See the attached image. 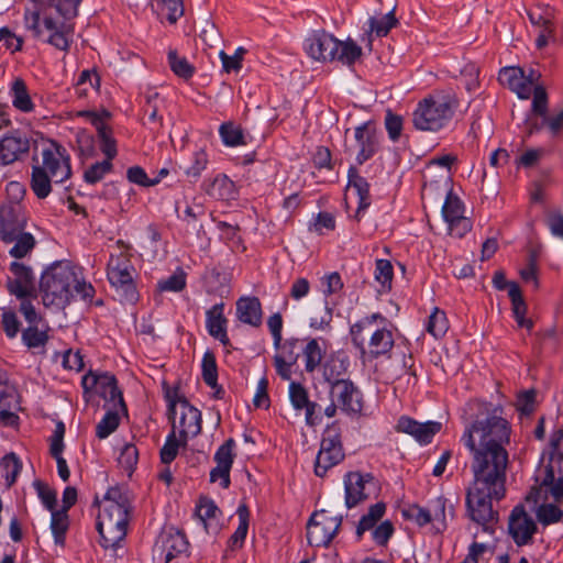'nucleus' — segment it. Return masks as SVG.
I'll list each match as a JSON object with an SVG mask.
<instances>
[{
	"instance_id": "nucleus-1",
	"label": "nucleus",
	"mask_w": 563,
	"mask_h": 563,
	"mask_svg": "<svg viewBox=\"0 0 563 563\" xmlns=\"http://www.w3.org/2000/svg\"><path fill=\"white\" fill-rule=\"evenodd\" d=\"M461 441L472 454L473 482L467 489L466 506L473 521L493 533L497 514L494 500L506 494V471L509 462L506 446L510 443V426L495 408L485 419L465 428Z\"/></svg>"
},
{
	"instance_id": "nucleus-2",
	"label": "nucleus",
	"mask_w": 563,
	"mask_h": 563,
	"mask_svg": "<svg viewBox=\"0 0 563 563\" xmlns=\"http://www.w3.org/2000/svg\"><path fill=\"white\" fill-rule=\"evenodd\" d=\"M40 288L46 307L63 309L75 296L91 300L95 288L80 277V272L68 261L53 263L41 276Z\"/></svg>"
},
{
	"instance_id": "nucleus-3",
	"label": "nucleus",
	"mask_w": 563,
	"mask_h": 563,
	"mask_svg": "<svg viewBox=\"0 0 563 563\" xmlns=\"http://www.w3.org/2000/svg\"><path fill=\"white\" fill-rule=\"evenodd\" d=\"M80 2L81 0H49L42 13L33 12L26 16V23L38 36L44 31L49 33L48 43L66 51L74 32L70 21L78 14Z\"/></svg>"
},
{
	"instance_id": "nucleus-4",
	"label": "nucleus",
	"mask_w": 563,
	"mask_h": 563,
	"mask_svg": "<svg viewBox=\"0 0 563 563\" xmlns=\"http://www.w3.org/2000/svg\"><path fill=\"white\" fill-rule=\"evenodd\" d=\"M130 500L119 487H111L99 505L97 530L103 548L117 547L126 536Z\"/></svg>"
},
{
	"instance_id": "nucleus-5",
	"label": "nucleus",
	"mask_w": 563,
	"mask_h": 563,
	"mask_svg": "<svg viewBox=\"0 0 563 563\" xmlns=\"http://www.w3.org/2000/svg\"><path fill=\"white\" fill-rule=\"evenodd\" d=\"M352 342L356 345L364 361L390 357L395 345L390 324L380 313H373L351 327Z\"/></svg>"
},
{
	"instance_id": "nucleus-6",
	"label": "nucleus",
	"mask_w": 563,
	"mask_h": 563,
	"mask_svg": "<svg viewBox=\"0 0 563 563\" xmlns=\"http://www.w3.org/2000/svg\"><path fill=\"white\" fill-rule=\"evenodd\" d=\"M71 175L70 158L66 150L53 143L42 151V164L33 165L31 188L38 199L52 191V184H60Z\"/></svg>"
},
{
	"instance_id": "nucleus-7",
	"label": "nucleus",
	"mask_w": 563,
	"mask_h": 563,
	"mask_svg": "<svg viewBox=\"0 0 563 563\" xmlns=\"http://www.w3.org/2000/svg\"><path fill=\"white\" fill-rule=\"evenodd\" d=\"M459 102L453 95L437 93L418 102L411 122L419 131L438 132L453 119Z\"/></svg>"
},
{
	"instance_id": "nucleus-8",
	"label": "nucleus",
	"mask_w": 563,
	"mask_h": 563,
	"mask_svg": "<svg viewBox=\"0 0 563 563\" xmlns=\"http://www.w3.org/2000/svg\"><path fill=\"white\" fill-rule=\"evenodd\" d=\"M305 51L314 60H339L352 65L362 55V48L353 41H339L333 35L320 31L312 33L305 41Z\"/></svg>"
},
{
	"instance_id": "nucleus-9",
	"label": "nucleus",
	"mask_w": 563,
	"mask_h": 563,
	"mask_svg": "<svg viewBox=\"0 0 563 563\" xmlns=\"http://www.w3.org/2000/svg\"><path fill=\"white\" fill-rule=\"evenodd\" d=\"M134 267L126 251L111 254L107 265V276L111 286L115 289L121 300L135 302L137 291L134 284Z\"/></svg>"
},
{
	"instance_id": "nucleus-10",
	"label": "nucleus",
	"mask_w": 563,
	"mask_h": 563,
	"mask_svg": "<svg viewBox=\"0 0 563 563\" xmlns=\"http://www.w3.org/2000/svg\"><path fill=\"white\" fill-rule=\"evenodd\" d=\"M344 456L339 428L334 424L327 427L316 457L314 474L323 477L330 468L340 464Z\"/></svg>"
},
{
	"instance_id": "nucleus-11",
	"label": "nucleus",
	"mask_w": 563,
	"mask_h": 563,
	"mask_svg": "<svg viewBox=\"0 0 563 563\" xmlns=\"http://www.w3.org/2000/svg\"><path fill=\"white\" fill-rule=\"evenodd\" d=\"M169 413L174 418L173 431L179 430L183 444L186 443L188 437H196L200 433L201 413L186 399L178 398L176 401H170Z\"/></svg>"
},
{
	"instance_id": "nucleus-12",
	"label": "nucleus",
	"mask_w": 563,
	"mask_h": 563,
	"mask_svg": "<svg viewBox=\"0 0 563 563\" xmlns=\"http://www.w3.org/2000/svg\"><path fill=\"white\" fill-rule=\"evenodd\" d=\"M342 518L327 510L316 511L307 525V540L312 547H328L338 533Z\"/></svg>"
},
{
	"instance_id": "nucleus-13",
	"label": "nucleus",
	"mask_w": 563,
	"mask_h": 563,
	"mask_svg": "<svg viewBox=\"0 0 563 563\" xmlns=\"http://www.w3.org/2000/svg\"><path fill=\"white\" fill-rule=\"evenodd\" d=\"M345 505L353 508L378 495V483L372 474L349 472L344 476Z\"/></svg>"
},
{
	"instance_id": "nucleus-14",
	"label": "nucleus",
	"mask_w": 563,
	"mask_h": 563,
	"mask_svg": "<svg viewBox=\"0 0 563 563\" xmlns=\"http://www.w3.org/2000/svg\"><path fill=\"white\" fill-rule=\"evenodd\" d=\"M331 400L338 402L346 413H360L363 409V397L358 388L349 379H335L330 387Z\"/></svg>"
},
{
	"instance_id": "nucleus-15",
	"label": "nucleus",
	"mask_w": 563,
	"mask_h": 563,
	"mask_svg": "<svg viewBox=\"0 0 563 563\" xmlns=\"http://www.w3.org/2000/svg\"><path fill=\"white\" fill-rule=\"evenodd\" d=\"M78 117L85 118L97 130L100 151L109 158H114L118 154L117 141L113 137L112 130L107 125L110 113L107 110L97 111H79Z\"/></svg>"
},
{
	"instance_id": "nucleus-16",
	"label": "nucleus",
	"mask_w": 563,
	"mask_h": 563,
	"mask_svg": "<svg viewBox=\"0 0 563 563\" xmlns=\"http://www.w3.org/2000/svg\"><path fill=\"white\" fill-rule=\"evenodd\" d=\"M188 541L185 534L175 529L163 531L153 547L154 559L163 563L170 562L174 558L186 552Z\"/></svg>"
},
{
	"instance_id": "nucleus-17",
	"label": "nucleus",
	"mask_w": 563,
	"mask_h": 563,
	"mask_svg": "<svg viewBox=\"0 0 563 563\" xmlns=\"http://www.w3.org/2000/svg\"><path fill=\"white\" fill-rule=\"evenodd\" d=\"M508 531L517 545L528 544L537 532L533 518L527 514L523 506H516L508 520Z\"/></svg>"
},
{
	"instance_id": "nucleus-18",
	"label": "nucleus",
	"mask_w": 563,
	"mask_h": 563,
	"mask_svg": "<svg viewBox=\"0 0 563 563\" xmlns=\"http://www.w3.org/2000/svg\"><path fill=\"white\" fill-rule=\"evenodd\" d=\"M26 216L21 203H4L0 207V236L10 239L24 231Z\"/></svg>"
},
{
	"instance_id": "nucleus-19",
	"label": "nucleus",
	"mask_w": 563,
	"mask_h": 563,
	"mask_svg": "<svg viewBox=\"0 0 563 563\" xmlns=\"http://www.w3.org/2000/svg\"><path fill=\"white\" fill-rule=\"evenodd\" d=\"M354 137L357 146L356 161L358 164L372 158L379 148V133L371 123L355 128Z\"/></svg>"
},
{
	"instance_id": "nucleus-20",
	"label": "nucleus",
	"mask_w": 563,
	"mask_h": 563,
	"mask_svg": "<svg viewBox=\"0 0 563 563\" xmlns=\"http://www.w3.org/2000/svg\"><path fill=\"white\" fill-rule=\"evenodd\" d=\"M234 440L228 439L222 445H220L214 454L217 466L210 472V481L212 483L220 481V485L223 488H228L230 486V471L234 460Z\"/></svg>"
},
{
	"instance_id": "nucleus-21",
	"label": "nucleus",
	"mask_w": 563,
	"mask_h": 563,
	"mask_svg": "<svg viewBox=\"0 0 563 563\" xmlns=\"http://www.w3.org/2000/svg\"><path fill=\"white\" fill-rule=\"evenodd\" d=\"M288 394L294 409L298 411L305 410V421L308 426L313 427L320 422V416L317 415L319 405L309 399V394L306 387L300 383L291 382L289 384Z\"/></svg>"
},
{
	"instance_id": "nucleus-22",
	"label": "nucleus",
	"mask_w": 563,
	"mask_h": 563,
	"mask_svg": "<svg viewBox=\"0 0 563 563\" xmlns=\"http://www.w3.org/2000/svg\"><path fill=\"white\" fill-rule=\"evenodd\" d=\"M396 429L399 432L410 434L421 444H428L441 430V423L437 421H428L422 423L404 416L399 418Z\"/></svg>"
},
{
	"instance_id": "nucleus-23",
	"label": "nucleus",
	"mask_w": 563,
	"mask_h": 563,
	"mask_svg": "<svg viewBox=\"0 0 563 563\" xmlns=\"http://www.w3.org/2000/svg\"><path fill=\"white\" fill-rule=\"evenodd\" d=\"M30 148L27 137L19 131L4 135L0 140V166L10 165L16 162Z\"/></svg>"
},
{
	"instance_id": "nucleus-24",
	"label": "nucleus",
	"mask_w": 563,
	"mask_h": 563,
	"mask_svg": "<svg viewBox=\"0 0 563 563\" xmlns=\"http://www.w3.org/2000/svg\"><path fill=\"white\" fill-rule=\"evenodd\" d=\"M12 277L8 278L7 287L11 295L18 298H26L33 289V274L30 267L13 262L10 265Z\"/></svg>"
},
{
	"instance_id": "nucleus-25",
	"label": "nucleus",
	"mask_w": 563,
	"mask_h": 563,
	"mask_svg": "<svg viewBox=\"0 0 563 563\" xmlns=\"http://www.w3.org/2000/svg\"><path fill=\"white\" fill-rule=\"evenodd\" d=\"M498 80L503 86L517 93L520 99L530 98L529 87L525 85V70L522 68L505 67L499 71Z\"/></svg>"
},
{
	"instance_id": "nucleus-26",
	"label": "nucleus",
	"mask_w": 563,
	"mask_h": 563,
	"mask_svg": "<svg viewBox=\"0 0 563 563\" xmlns=\"http://www.w3.org/2000/svg\"><path fill=\"white\" fill-rule=\"evenodd\" d=\"M238 319L252 327H260L262 323V306L256 297H242L236 301Z\"/></svg>"
},
{
	"instance_id": "nucleus-27",
	"label": "nucleus",
	"mask_w": 563,
	"mask_h": 563,
	"mask_svg": "<svg viewBox=\"0 0 563 563\" xmlns=\"http://www.w3.org/2000/svg\"><path fill=\"white\" fill-rule=\"evenodd\" d=\"M206 324L211 336L219 340L223 345L229 344L227 319L223 316V303L214 305L207 311Z\"/></svg>"
},
{
	"instance_id": "nucleus-28",
	"label": "nucleus",
	"mask_w": 563,
	"mask_h": 563,
	"mask_svg": "<svg viewBox=\"0 0 563 563\" xmlns=\"http://www.w3.org/2000/svg\"><path fill=\"white\" fill-rule=\"evenodd\" d=\"M9 95L13 107L24 113H30L35 109L25 81L18 77L10 85Z\"/></svg>"
},
{
	"instance_id": "nucleus-29",
	"label": "nucleus",
	"mask_w": 563,
	"mask_h": 563,
	"mask_svg": "<svg viewBox=\"0 0 563 563\" xmlns=\"http://www.w3.org/2000/svg\"><path fill=\"white\" fill-rule=\"evenodd\" d=\"M96 387L99 388L101 396L112 404L113 408L120 407L125 410L122 393L118 388L117 379L109 373L98 374V384Z\"/></svg>"
},
{
	"instance_id": "nucleus-30",
	"label": "nucleus",
	"mask_w": 563,
	"mask_h": 563,
	"mask_svg": "<svg viewBox=\"0 0 563 563\" xmlns=\"http://www.w3.org/2000/svg\"><path fill=\"white\" fill-rule=\"evenodd\" d=\"M206 192L217 200H232L236 198L234 183L227 175H218L206 186Z\"/></svg>"
},
{
	"instance_id": "nucleus-31",
	"label": "nucleus",
	"mask_w": 563,
	"mask_h": 563,
	"mask_svg": "<svg viewBox=\"0 0 563 563\" xmlns=\"http://www.w3.org/2000/svg\"><path fill=\"white\" fill-rule=\"evenodd\" d=\"M221 511L214 501L208 497H200L196 506V515L203 523L205 529L209 532L210 529L218 528L219 516Z\"/></svg>"
},
{
	"instance_id": "nucleus-32",
	"label": "nucleus",
	"mask_w": 563,
	"mask_h": 563,
	"mask_svg": "<svg viewBox=\"0 0 563 563\" xmlns=\"http://www.w3.org/2000/svg\"><path fill=\"white\" fill-rule=\"evenodd\" d=\"M349 190H354L358 198L357 214L365 210L369 203V185L365 178L358 175L355 167L349 170Z\"/></svg>"
},
{
	"instance_id": "nucleus-33",
	"label": "nucleus",
	"mask_w": 563,
	"mask_h": 563,
	"mask_svg": "<svg viewBox=\"0 0 563 563\" xmlns=\"http://www.w3.org/2000/svg\"><path fill=\"white\" fill-rule=\"evenodd\" d=\"M509 297L512 305L514 318L520 328H526L530 331L533 327V322L530 319H526L527 305L522 298L521 290L516 283L509 285Z\"/></svg>"
},
{
	"instance_id": "nucleus-34",
	"label": "nucleus",
	"mask_w": 563,
	"mask_h": 563,
	"mask_svg": "<svg viewBox=\"0 0 563 563\" xmlns=\"http://www.w3.org/2000/svg\"><path fill=\"white\" fill-rule=\"evenodd\" d=\"M22 341L34 353H43L48 341L47 330L40 324L29 325L22 332Z\"/></svg>"
},
{
	"instance_id": "nucleus-35",
	"label": "nucleus",
	"mask_w": 563,
	"mask_h": 563,
	"mask_svg": "<svg viewBox=\"0 0 563 563\" xmlns=\"http://www.w3.org/2000/svg\"><path fill=\"white\" fill-rule=\"evenodd\" d=\"M4 243L13 244L9 250V254L15 258H23L26 256L35 246V239L31 233L21 231L18 234H13L10 239H1Z\"/></svg>"
},
{
	"instance_id": "nucleus-36",
	"label": "nucleus",
	"mask_w": 563,
	"mask_h": 563,
	"mask_svg": "<svg viewBox=\"0 0 563 563\" xmlns=\"http://www.w3.org/2000/svg\"><path fill=\"white\" fill-rule=\"evenodd\" d=\"M428 517L430 523L441 531L446 527V500L442 496H439L429 501L427 506Z\"/></svg>"
},
{
	"instance_id": "nucleus-37",
	"label": "nucleus",
	"mask_w": 563,
	"mask_h": 563,
	"mask_svg": "<svg viewBox=\"0 0 563 563\" xmlns=\"http://www.w3.org/2000/svg\"><path fill=\"white\" fill-rule=\"evenodd\" d=\"M397 24L394 10L380 18L372 16L368 20L367 35L375 34L378 37L386 36L388 32Z\"/></svg>"
},
{
	"instance_id": "nucleus-38",
	"label": "nucleus",
	"mask_w": 563,
	"mask_h": 563,
	"mask_svg": "<svg viewBox=\"0 0 563 563\" xmlns=\"http://www.w3.org/2000/svg\"><path fill=\"white\" fill-rule=\"evenodd\" d=\"M385 510L386 505L384 503H377L371 506L367 514L364 515L358 522L356 528L357 537H362L365 531L374 529L377 521L384 516Z\"/></svg>"
},
{
	"instance_id": "nucleus-39",
	"label": "nucleus",
	"mask_w": 563,
	"mask_h": 563,
	"mask_svg": "<svg viewBox=\"0 0 563 563\" xmlns=\"http://www.w3.org/2000/svg\"><path fill=\"white\" fill-rule=\"evenodd\" d=\"M236 514L239 516V526L232 537L230 538V544L232 548L242 547L249 529L250 511L245 504H241L238 507Z\"/></svg>"
},
{
	"instance_id": "nucleus-40",
	"label": "nucleus",
	"mask_w": 563,
	"mask_h": 563,
	"mask_svg": "<svg viewBox=\"0 0 563 563\" xmlns=\"http://www.w3.org/2000/svg\"><path fill=\"white\" fill-rule=\"evenodd\" d=\"M69 527V519L65 510H56L52 512L51 530L54 541L58 545H64L65 534Z\"/></svg>"
},
{
	"instance_id": "nucleus-41",
	"label": "nucleus",
	"mask_w": 563,
	"mask_h": 563,
	"mask_svg": "<svg viewBox=\"0 0 563 563\" xmlns=\"http://www.w3.org/2000/svg\"><path fill=\"white\" fill-rule=\"evenodd\" d=\"M0 468L5 478L7 485L10 487L20 474L22 464L14 453H9L1 459Z\"/></svg>"
},
{
	"instance_id": "nucleus-42",
	"label": "nucleus",
	"mask_w": 563,
	"mask_h": 563,
	"mask_svg": "<svg viewBox=\"0 0 563 563\" xmlns=\"http://www.w3.org/2000/svg\"><path fill=\"white\" fill-rule=\"evenodd\" d=\"M219 133L223 143L228 146H239L245 144L242 129L232 122L222 123L219 129Z\"/></svg>"
},
{
	"instance_id": "nucleus-43",
	"label": "nucleus",
	"mask_w": 563,
	"mask_h": 563,
	"mask_svg": "<svg viewBox=\"0 0 563 563\" xmlns=\"http://www.w3.org/2000/svg\"><path fill=\"white\" fill-rule=\"evenodd\" d=\"M449 329V322L444 311L434 308L429 317L427 331L434 338H442Z\"/></svg>"
},
{
	"instance_id": "nucleus-44",
	"label": "nucleus",
	"mask_w": 563,
	"mask_h": 563,
	"mask_svg": "<svg viewBox=\"0 0 563 563\" xmlns=\"http://www.w3.org/2000/svg\"><path fill=\"white\" fill-rule=\"evenodd\" d=\"M246 49L242 46L238 47L233 55L227 54L224 51L219 53L222 63V69L227 74L239 73L242 68V62Z\"/></svg>"
},
{
	"instance_id": "nucleus-45",
	"label": "nucleus",
	"mask_w": 563,
	"mask_h": 563,
	"mask_svg": "<svg viewBox=\"0 0 563 563\" xmlns=\"http://www.w3.org/2000/svg\"><path fill=\"white\" fill-rule=\"evenodd\" d=\"M113 158H109L106 156V159L102 162H97L89 166L84 173V179L88 184H96L100 181L112 169V161Z\"/></svg>"
},
{
	"instance_id": "nucleus-46",
	"label": "nucleus",
	"mask_w": 563,
	"mask_h": 563,
	"mask_svg": "<svg viewBox=\"0 0 563 563\" xmlns=\"http://www.w3.org/2000/svg\"><path fill=\"white\" fill-rule=\"evenodd\" d=\"M16 406V390L13 385L9 384L5 374L0 371V408L14 409Z\"/></svg>"
},
{
	"instance_id": "nucleus-47",
	"label": "nucleus",
	"mask_w": 563,
	"mask_h": 563,
	"mask_svg": "<svg viewBox=\"0 0 563 563\" xmlns=\"http://www.w3.org/2000/svg\"><path fill=\"white\" fill-rule=\"evenodd\" d=\"M550 461L559 464L560 472H563V429L558 428L550 435Z\"/></svg>"
},
{
	"instance_id": "nucleus-48",
	"label": "nucleus",
	"mask_w": 563,
	"mask_h": 563,
	"mask_svg": "<svg viewBox=\"0 0 563 563\" xmlns=\"http://www.w3.org/2000/svg\"><path fill=\"white\" fill-rule=\"evenodd\" d=\"M111 406L106 412L104 417L100 420L96 428V434L99 439H106L119 426V415Z\"/></svg>"
},
{
	"instance_id": "nucleus-49",
	"label": "nucleus",
	"mask_w": 563,
	"mask_h": 563,
	"mask_svg": "<svg viewBox=\"0 0 563 563\" xmlns=\"http://www.w3.org/2000/svg\"><path fill=\"white\" fill-rule=\"evenodd\" d=\"M305 368L312 373L321 363L322 353L317 340L311 339L303 349Z\"/></svg>"
},
{
	"instance_id": "nucleus-50",
	"label": "nucleus",
	"mask_w": 563,
	"mask_h": 563,
	"mask_svg": "<svg viewBox=\"0 0 563 563\" xmlns=\"http://www.w3.org/2000/svg\"><path fill=\"white\" fill-rule=\"evenodd\" d=\"M139 460V451L136 446L132 443H125L118 457V462L124 471L131 475L134 471Z\"/></svg>"
},
{
	"instance_id": "nucleus-51",
	"label": "nucleus",
	"mask_w": 563,
	"mask_h": 563,
	"mask_svg": "<svg viewBox=\"0 0 563 563\" xmlns=\"http://www.w3.org/2000/svg\"><path fill=\"white\" fill-rule=\"evenodd\" d=\"M155 2L162 13L167 12V20L172 24L184 14L183 0H155Z\"/></svg>"
},
{
	"instance_id": "nucleus-52",
	"label": "nucleus",
	"mask_w": 563,
	"mask_h": 563,
	"mask_svg": "<svg viewBox=\"0 0 563 563\" xmlns=\"http://www.w3.org/2000/svg\"><path fill=\"white\" fill-rule=\"evenodd\" d=\"M201 367L205 383L210 387H216L218 380V371L216 357L212 352L205 353Z\"/></svg>"
},
{
	"instance_id": "nucleus-53",
	"label": "nucleus",
	"mask_w": 563,
	"mask_h": 563,
	"mask_svg": "<svg viewBox=\"0 0 563 563\" xmlns=\"http://www.w3.org/2000/svg\"><path fill=\"white\" fill-rule=\"evenodd\" d=\"M76 146L82 158L93 157L96 154L93 136L86 130H80L76 134Z\"/></svg>"
},
{
	"instance_id": "nucleus-54",
	"label": "nucleus",
	"mask_w": 563,
	"mask_h": 563,
	"mask_svg": "<svg viewBox=\"0 0 563 563\" xmlns=\"http://www.w3.org/2000/svg\"><path fill=\"white\" fill-rule=\"evenodd\" d=\"M168 60L172 70L179 77L188 79L194 75V67L185 57H179L176 52L168 53Z\"/></svg>"
},
{
	"instance_id": "nucleus-55",
	"label": "nucleus",
	"mask_w": 563,
	"mask_h": 563,
	"mask_svg": "<svg viewBox=\"0 0 563 563\" xmlns=\"http://www.w3.org/2000/svg\"><path fill=\"white\" fill-rule=\"evenodd\" d=\"M183 443L181 439L178 440L176 438V433L175 431H172L166 441H165V444L163 445V448L161 449V461L162 463L164 464H169L172 463L177 454H178V450H179V446L180 444Z\"/></svg>"
},
{
	"instance_id": "nucleus-56",
	"label": "nucleus",
	"mask_w": 563,
	"mask_h": 563,
	"mask_svg": "<svg viewBox=\"0 0 563 563\" xmlns=\"http://www.w3.org/2000/svg\"><path fill=\"white\" fill-rule=\"evenodd\" d=\"M393 265L388 260H377L375 265V279L384 289H390L393 280Z\"/></svg>"
},
{
	"instance_id": "nucleus-57",
	"label": "nucleus",
	"mask_w": 563,
	"mask_h": 563,
	"mask_svg": "<svg viewBox=\"0 0 563 563\" xmlns=\"http://www.w3.org/2000/svg\"><path fill=\"white\" fill-rule=\"evenodd\" d=\"M299 345L300 340L298 339H289L286 340L284 343L280 342L279 347H275L277 350V353L275 355L296 364L299 357Z\"/></svg>"
},
{
	"instance_id": "nucleus-58",
	"label": "nucleus",
	"mask_w": 563,
	"mask_h": 563,
	"mask_svg": "<svg viewBox=\"0 0 563 563\" xmlns=\"http://www.w3.org/2000/svg\"><path fill=\"white\" fill-rule=\"evenodd\" d=\"M401 514L405 519L412 521L420 527L430 523L427 507H420L416 504L408 505L402 508Z\"/></svg>"
},
{
	"instance_id": "nucleus-59",
	"label": "nucleus",
	"mask_w": 563,
	"mask_h": 563,
	"mask_svg": "<svg viewBox=\"0 0 563 563\" xmlns=\"http://www.w3.org/2000/svg\"><path fill=\"white\" fill-rule=\"evenodd\" d=\"M442 213L444 220L449 222L464 216V206L457 197L449 194L442 208Z\"/></svg>"
},
{
	"instance_id": "nucleus-60",
	"label": "nucleus",
	"mask_w": 563,
	"mask_h": 563,
	"mask_svg": "<svg viewBox=\"0 0 563 563\" xmlns=\"http://www.w3.org/2000/svg\"><path fill=\"white\" fill-rule=\"evenodd\" d=\"M562 516V510L552 504H543L537 510L539 521L545 526L560 521Z\"/></svg>"
},
{
	"instance_id": "nucleus-61",
	"label": "nucleus",
	"mask_w": 563,
	"mask_h": 563,
	"mask_svg": "<svg viewBox=\"0 0 563 563\" xmlns=\"http://www.w3.org/2000/svg\"><path fill=\"white\" fill-rule=\"evenodd\" d=\"M404 120L400 115L387 111L385 115V128L389 139L397 142L401 135Z\"/></svg>"
},
{
	"instance_id": "nucleus-62",
	"label": "nucleus",
	"mask_w": 563,
	"mask_h": 563,
	"mask_svg": "<svg viewBox=\"0 0 563 563\" xmlns=\"http://www.w3.org/2000/svg\"><path fill=\"white\" fill-rule=\"evenodd\" d=\"M532 112L543 118L548 112V96L542 86H536L532 89Z\"/></svg>"
},
{
	"instance_id": "nucleus-63",
	"label": "nucleus",
	"mask_w": 563,
	"mask_h": 563,
	"mask_svg": "<svg viewBox=\"0 0 563 563\" xmlns=\"http://www.w3.org/2000/svg\"><path fill=\"white\" fill-rule=\"evenodd\" d=\"M550 486V492L553 496V498L555 499V501L558 503H561L563 501V476L562 477H559L555 482H554V474H553V471L552 468H550L548 471V474L547 476L544 477V479L542 481V484H541V487H540V490L543 488V487H548Z\"/></svg>"
},
{
	"instance_id": "nucleus-64",
	"label": "nucleus",
	"mask_w": 563,
	"mask_h": 563,
	"mask_svg": "<svg viewBox=\"0 0 563 563\" xmlns=\"http://www.w3.org/2000/svg\"><path fill=\"white\" fill-rule=\"evenodd\" d=\"M1 324L5 335L10 339L15 338L20 331V321L15 312L11 310H3Z\"/></svg>"
}]
</instances>
